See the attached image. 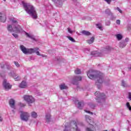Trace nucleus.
Segmentation results:
<instances>
[{"mask_svg": "<svg viewBox=\"0 0 131 131\" xmlns=\"http://www.w3.org/2000/svg\"><path fill=\"white\" fill-rule=\"evenodd\" d=\"M60 90H67V86L65 84H61L59 85Z\"/></svg>", "mask_w": 131, "mask_h": 131, "instance_id": "23", "label": "nucleus"}, {"mask_svg": "<svg viewBox=\"0 0 131 131\" xmlns=\"http://www.w3.org/2000/svg\"><path fill=\"white\" fill-rule=\"evenodd\" d=\"M12 22L13 23L14 26H19V25H18V21H17V20H15V19H12Z\"/></svg>", "mask_w": 131, "mask_h": 131, "instance_id": "30", "label": "nucleus"}, {"mask_svg": "<svg viewBox=\"0 0 131 131\" xmlns=\"http://www.w3.org/2000/svg\"><path fill=\"white\" fill-rule=\"evenodd\" d=\"M126 108L131 112V106H130V104H129V102H127L126 103Z\"/></svg>", "mask_w": 131, "mask_h": 131, "instance_id": "31", "label": "nucleus"}, {"mask_svg": "<svg viewBox=\"0 0 131 131\" xmlns=\"http://www.w3.org/2000/svg\"><path fill=\"white\" fill-rule=\"evenodd\" d=\"M96 100L98 102V106H104L106 104V95L104 93H101L97 91L95 92Z\"/></svg>", "mask_w": 131, "mask_h": 131, "instance_id": "4", "label": "nucleus"}, {"mask_svg": "<svg viewBox=\"0 0 131 131\" xmlns=\"http://www.w3.org/2000/svg\"><path fill=\"white\" fill-rule=\"evenodd\" d=\"M91 55L94 56V57H101L102 54L98 52V51H93L91 53Z\"/></svg>", "mask_w": 131, "mask_h": 131, "instance_id": "15", "label": "nucleus"}, {"mask_svg": "<svg viewBox=\"0 0 131 131\" xmlns=\"http://www.w3.org/2000/svg\"><path fill=\"white\" fill-rule=\"evenodd\" d=\"M128 99H130V100L131 101V93L130 92L128 93Z\"/></svg>", "mask_w": 131, "mask_h": 131, "instance_id": "47", "label": "nucleus"}, {"mask_svg": "<svg viewBox=\"0 0 131 131\" xmlns=\"http://www.w3.org/2000/svg\"><path fill=\"white\" fill-rule=\"evenodd\" d=\"M52 1L56 3L58 7H61V6H62V0H52Z\"/></svg>", "mask_w": 131, "mask_h": 131, "instance_id": "17", "label": "nucleus"}, {"mask_svg": "<svg viewBox=\"0 0 131 131\" xmlns=\"http://www.w3.org/2000/svg\"><path fill=\"white\" fill-rule=\"evenodd\" d=\"M112 131H115L114 129H112Z\"/></svg>", "mask_w": 131, "mask_h": 131, "instance_id": "58", "label": "nucleus"}, {"mask_svg": "<svg viewBox=\"0 0 131 131\" xmlns=\"http://www.w3.org/2000/svg\"><path fill=\"white\" fill-rule=\"evenodd\" d=\"M68 31L69 32V33H73V31L72 30H71V29L68 28Z\"/></svg>", "mask_w": 131, "mask_h": 131, "instance_id": "44", "label": "nucleus"}, {"mask_svg": "<svg viewBox=\"0 0 131 131\" xmlns=\"http://www.w3.org/2000/svg\"><path fill=\"white\" fill-rule=\"evenodd\" d=\"M7 30H8L9 32H15L16 33H19L23 31L22 28H21L20 26H15V27L13 28V26L11 25L7 26Z\"/></svg>", "mask_w": 131, "mask_h": 131, "instance_id": "6", "label": "nucleus"}, {"mask_svg": "<svg viewBox=\"0 0 131 131\" xmlns=\"http://www.w3.org/2000/svg\"><path fill=\"white\" fill-rule=\"evenodd\" d=\"M82 107H83V102H79L78 103V108L79 109H82Z\"/></svg>", "mask_w": 131, "mask_h": 131, "instance_id": "24", "label": "nucleus"}, {"mask_svg": "<svg viewBox=\"0 0 131 131\" xmlns=\"http://www.w3.org/2000/svg\"><path fill=\"white\" fill-rule=\"evenodd\" d=\"M25 33H26V35H27V37H29V38L33 39V40H36V39H35V37H34V35H30L27 32H25Z\"/></svg>", "mask_w": 131, "mask_h": 131, "instance_id": "16", "label": "nucleus"}, {"mask_svg": "<svg viewBox=\"0 0 131 131\" xmlns=\"http://www.w3.org/2000/svg\"><path fill=\"white\" fill-rule=\"evenodd\" d=\"M73 2H76L77 0H72Z\"/></svg>", "mask_w": 131, "mask_h": 131, "instance_id": "57", "label": "nucleus"}, {"mask_svg": "<svg viewBox=\"0 0 131 131\" xmlns=\"http://www.w3.org/2000/svg\"><path fill=\"white\" fill-rule=\"evenodd\" d=\"M88 106L89 107H90V108H91L92 109H94V108H96V107H97V105H96L92 102H90L88 104Z\"/></svg>", "mask_w": 131, "mask_h": 131, "instance_id": "21", "label": "nucleus"}, {"mask_svg": "<svg viewBox=\"0 0 131 131\" xmlns=\"http://www.w3.org/2000/svg\"><path fill=\"white\" fill-rule=\"evenodd\" d=\"M46 120L47 122H50V121H51V115L50 114H47L46 115Z\"/></svg>", "mask_w": 131, "mask_h": 131, "instance_id": "19", "label": "nucleus"}, {"mask_svg": "<svg viewBox=\"0 0 131 131\" xmlns=\"http://www.w3.org/2000/svg\"><path fill=\"white\" fill-rule=\"evenodd\" d=\"M23 5L25 11L29 14V15L31 16L33 19L37 18V14H36L35 8H34V7H33L32 5L29 3H25L24 2H23Z\"/></svg>", "mask_w": 131, "mask_h": 131, "instance_id": "3", "label": "nucleus"}, {"mask_svg": "<svg viewBox=\"0 0 131 131\" xmlns=\"http://www.w3.org/2000/svg\"><path fill=\"white\" fill-rule=\"evenodd\" d=\"M24 99L26 102L29 104H32L34 103L35 99L31 95H25L24 96Z\"/></svg>", "mask_w": 131, "mask_h": 131, "instance_id": "7", "label": "nucleus"}, {"mask_svg": "<svg viewBox=\"0 0 131 131\" xmlns=\"http://www.w3.org/2000/svg\"><path fill=\"white\" fill-rule=\"evenodd\" d=\"M96 26L97 28L100 29V30H101V31L103 30V27H102V26H101V25L97 24Z\"/></svg>", "mask_w": 131, "mask_h": 131, "instance_id": "36", "label": "nucleus"}, {"mask_svg": "<svg viewBox=\"0 0 131 131\" xmlns=\"http://www.w3.org/2000/svg\"><path fill=\"white\" fill-rule=\"evenodd\" d=\"M111 47L108 46L106 48L105 51H111Z\"/></svg>", "mask_w": 131, "mask_h": 131, "instance_id": "43", "label": "nucleus"}, {"mask_svg": "<svg viewBox=\"0 0 131 131\" xmlns=\"http://www.w3.org/2000/svg\"><path fill=\"white\" fill-rule=\"evenodd\" d=\"M12 112H13V113L14 114V113H15V111L14 110H12Z\"/></svg>", "mask_w": 131, "mask_h": 131, "instance_id": "56", "label": "nucleus"}, {"mask_svg": "<svg viewBox=\"0 0 131 131\" xmlns=\"http://www.w3.org/2000/svg\"><path fill=\"white\" fill-rule=\"evenodd\" d=\"M7 69H11L12 68V67H11V66H9L8 67H7Z\"/></svg>", "mask_w": 131, "mask_h": 131, "instance_id": "53", "label": "nucleus"}, {"mask_svg": "<svg viewBox=\"0 0 131 131\" xmlns=\"http://www.w3.org/2000/svg\"><path fill=\"white\" fill-rule=\"evenodd\" d=\"M0 20L1 22L5 23V22H6V20H7V16L6 15L1 16Z\"/></svg>", "mask_w": 131, "mask_h": 131, "instance_id": "20", "label": "nucleus"}, {"mask_svg": "<svg viewBox=\"0 0 131 131\" xmlns=\"http://www.w3.org/2000/svg\"><path fill=\"white\" fill-rule=\"evenodd\" d=\"M19 88L20 89H26V88H27V82L25 81H22L19 84Z\"/></svg>", "mask_w": 131, "mask_h": 131, "instance_id": "13", "label": "nucleus"}, {"mask_svg": "<svg viewBox=\"0 0 131 131\" xmlns=\"http://www.w3.org/2000/svg\"><path fill=\"white\" fill-rule=\"evenodd\" d=\"M106 3H107L108 5H110L111 4V2H112V0H104Z\"/></svg>", "mask_w": 131, "mask_h": 131, "instance_id": "41", "label": "nucleus"}, {"mask_svg": "<svg viewBox=\"0 0 131 131\" xmlns=\"http://www.w3.org/2000/svg\"><path fill=\"white\" fill-rule=\"evenodd\" d=\"M122 86L124 88H126V86H127V84H126V82H125L124 80H122Z\"/></svg>", "mask_w": 131, "mask_h": 131, "instance_id": "33", "label": "nucleus"}, {"mask_svg": "<svg viewBox=\"0 0 131 131\" xmlns=\"http://www.w3.org/2000/svg\"><path fill=\"white\" fill-rule=\"evenodd\" d=\"M81 33H82V34H83V35H85L86 36H89L91 34V32L85 30L82 31Z\"/></svg>", "mask_w": 131, "mask_h": 131, "instance_id": "18", "label": "nucleus"}, {"mask_svg": "<svg viewBox=\"0 0 131 131\" xmlns=\"http://www.w3.org/2000/svg\"><path fill=\"white\" fill-rule=\"evenodd\" d=\"M83 126V124L80 122L73 121L69 123H66L64 125V131H71V128L75 129V131H80V128Z\"/></svg>", "mask_w": 131, "mask_h": 131, "instance_id": "2", "label": "nucleus"}, {"mask_svg": "<svg viewBox=\"0 0 131 131\" xmlns=\"http://www.w3.org/2000/svg\"><path fill=\"white\" fill-rule=\"evenodd\" d=\"M0 75L1 77H4V76H5V73H3V72H1L0 73Z\"/></svg>", "mask_w": 131, "mask_h": 131, "instance_id": "46", "label": "nucleus"}, {"mask_svg": "<svg viewBox=\"0 0 131 131\" xmlns=\"http://www.w3.org/2000/svg\"><path fill=\"white\" fill-rule=\"evenodd\" d=\"M87 75L90 79H97V81L95 82V84L97 85V88L100 89L102 84L103 83V81H104L103 79V77H104V75L102 73L97 72V71H95L93 70H90L88 73Z\"/></svg>", "mask_w": 131, "mask_h": 131, "instance_id": "1", "label": "nucleus"}, {"mask_svg": "<svg viewBox=\"0 0 131 131\" xmlns=\"http://www.w3.org/2000/svg\"><path fill=\"white\" fill-rule=\"evenodd\" d=\"M12 35L15 37V38H18L19 37V36L17 34L13 33Z\"/></svg>", "mask_w": 131, "mask_h": 131, "instance_id": "40", "label": "nucleus"}, {"mask_svg": "<svg viewBox=\"0 0 131 131\" xmlns=\"http://www.w3.org/2000/svg\"><path fill=\"white\" fill-rule=\"evenodd\" d=\"M111 16V20H115L116 19V16L113 15V13H112Z\"/></svg>", "mask_w": 131, "mask_h": 131, "instance_id": "35", "label": "nucleus"}, {"mask_svg": "<svg viewBox=\"0 0 131 131\" xmlns=\"http://www.w3.org/2000/svg\"><path fill=\"white\" fill-rule=\"evenodd\" d=\"M116 23L117 24V25H120V20L117 19L116 21Z\"/></svg>", "mask_w": 131, "mask_h": 131, "instance_id": "42", "label": "nucleus"}, {"mask_svg": "<svg viewBox=\"0 0 131 131\" xmlns=\"http://www.w3.org/2000/svg\"><path fill=\"white\" fill-rule=\"evenodd\" d=\"M14 63L15 65V66H16V67H20V64H19V63L17 61H14Z\"/></svg>", "mask_w": 131, "mask_h": 131, "instance_id": "38", "label": "nucleus"}, {"mask_svg": "<svg viewBox=\"0 0 131 131\" xmlns=\"http://www.w3.org/2000/svg\"><path fill=\"white\" fill-rule=\"evenodd\" d=\"M30 115L28 113L22 112L20 114V119L23 121H28Z\"/></svg>", "mask_w": 131, "mask_h": 131, "instance_id": "9", "label": "nucleus"}, {"mask_svg": "<svg viewBox=\"0 0 131 131\" xmlns=\"http://www.w3.org/2000/svg\"><path fill=\"white\" fill-rule=\"evenodd\" d=\"M8 75L11 77H13L15 81H19V80H21V77L13 71L9 72Z\"/></svg>", "mask_w": 131, "mask_h": 131, "instance_id": "8", "label": "nucleus"}, {"mask_svg": "<svg viewBox=\"0 0 131 131\" xmlns=\"http://www.w3.org/2000/svg\"><path fill=\"white\" fill-rule=\"evenodd\" d=\"M94 40H95V38L92 37L90 39L87 40L88 43L91 44L94 42Z\"/></svg>", "mask_w": 131, "mask_h": 131, "instance_id": "26", "label": "nucleus"}, {"mask_svg": "<svg viewBox=\"0 0 131 131\" xmlns=\"http://www.w3.org/2000/svg\"><path fill=\"white\" fill-rule=\"evenodd\" d=\"M3 86L5 91H9L12 89V85L10 84V83L8 82L6 79H4L3 81Z\"/></svg>", "mask_w": 131, "mask_h": 131, "instance_id": "10", "label": "nucleus"}, {"mask_svg": "<svg viewBox=\"0 0 131 131\" xmlns=\"http://www.w3.org/2000/svg\"><path fill=\"white\" fill-rule=\"evenodd\" d=\"M0 121L2 122L3 121V118L0 116Z\"/></svg>", "mask_w": 131, "mask_h": 131, "instance_id": "54", "label": "nucleus"}, {"mask_svg": "<svg viewBox=\"0 0 131 131\" xmlns=\"http://www.w3.org/2000/svg\"><path fill=\"white\" fill-rule=\"evenodd\" d=\"M115 36L118 40H121L122 39V35L120 34H118L116 35Z\"/></svg>", "mask_w": 131, "mask_h": 131, "instance_id": "22", "label": "nucleus"}, {"mask_svg": "<svg viewBox=\"0 0 131 131\" xmlns=\"http://www.w3.org/2000/svg\"><path fill=\"white\" fill-rule=\"evenodd\" d=\"M19 106L20 107H25L26 106V104L20 102V103H19Z\"/></svg>", "mask_w": 131, "mask_h": 131, "instance_id": "37", "label": "nucleus"}, {"mask_svg": "<svg viewBox=\"0 0 131 131\" xmlns=\"http://www.w3.org/2000/svg\"><path fill=\"white\" fill-rule=\"evenodd\" d=\"M68 38L71 40L72 42H75V39H74L73 37L71 36H68Z\"/></svg>", "mask_w": 131, "mask_h": 131, "instance_id": "34", "label": "nucleus"}, {"mask_svg": "<svg viewBox=\"0 0 131 131\" xmlns=\"http://www.w3.org/2000/svg\"><path fill=\"white\" fill-rule=\"evenodd\" d=\"M9 105L12 109H16V106L15 105V100L14 99H10L9 100Z\"/></svg>", "mask_w": 131, "mask_h": 131, "instance_id": "14", "label": "nucleus"}, {"mask_svg": "<svg viewBox=\"0 0 131 131\" xmlns=\"http://www.w3.org/2000/svg\"><path fill=\"white\" fill-rule=\"evenodd\" d=\"M35 53H36V55H37V56H41V54H40V53H39V52H38V51H36L35 52Z\"/></svg>", "mask_w": 131, "mask_h": 131, "instance_id": "45", "label": "nucleus"}, {"mask_svg": "<svg viewBox=\"0 0 131 131\" xmlns=\"http://www.w3.org/2000/svg\"><path fill=\"white\" fill-rule=\"evenodd\" d=\"M86 113H89V114H91V115H93V112H91L90 111H85Z\"/></svg>", "mask_w": 131, "mask_h": 131, "instance_id": "49", "label": "nucleus"}, {"mask_svg": "<svg viewBox=\"0 0 131 131\" xmlns=\"http://www.w3.org/2000/svg\"><path fill=\"white\" fill-rule=\"evenodd\" d=\"M3 1H4V2H6V0H3Z\"/></svg>", "mask_w": 131, "mask_h": 131, "instance_id": "59", "label": "nucleus"}, {"mask_svg": "<svg viewBox=\"0 0 131 131\" xmlns=\"http://www.w3.org/2000/svg\"><path fill=\"white\" fill-rule=\"evenodd\" d=\"M82 79V78H81V76H76V77H74L72 82H73V84H77V82L80 81V80H81Z\"/></svg>", "mask_w": 131, "mask_h": 131, "instance_id": "11", "label": "nucleus"}, {"mask_svg": "<svg viewBox=\"0 0 131 131\" xmlns=\"http://www.w3.org/2000/svg\"><path fill=\"white\" fill-rule=\"evenodd\" d=\"M105 13L106 14V15H108V16H110L111 15H112V12H111V10L109 9H107L105 10Z\"/></svg>", "mask_w": 131, "mask_h": 131, "instance_id": "25", "label": "nucleus"}, {"mask_svg": "<svg viewBox=\"0 0 131 131\" xmlns=\"http://www.w3.org/2000/svg\"><path fill=\"white\" fill-rule=\"evenodd\" d=\"M40 56H41V57H42V58H47V55H46L42 54Z\"/></svg>", "mask_w": 131, "mask_h": 131, "instance_id": "51", "label": "nucleus"}, {"mask_svg": "<svg viewBox=\"0 0 131 131\" xmlns=\"http://www.w3.org/2000/svg\"><path fill=\"white\" fill-rule=\"evenodd\" d=\"M128 30H131V25H128L127 26Z\"/></svg>", "mask_w": 131, "mask_h": 131, "instance_id": "48", "label": "nucleus"}, {"mask_svg": "<svg viewBox=\"0 0 131 131\" xmlns=\"http://www.w3.org/2000/svg\"><path fill=\"white\" fill-rule=\"evenodd\" d=\"M89 125L90 127H88L86 128V131H94L92 129L94 127V126L92 124H90Z\"/></svg>", "mask_w": 131, "mask_h": 131, "instance_id": "27", "label": "nucleus"}, {"mask_svg": "<svg viewBox=\"0 0 131 131\" xmlns=\"http://www.w3.org/2000/svg\"><path fill=\"white\" fill-rule=\"evenodd\" d=\"M110 24H111V23H110V21L109 20H107L105 22V25L106 26H110Z\"/></svg>", "mask_w": 131, "mask_h": 131, "instance_id": "39", "label": "nucleus"}, {"mask_svg": "<svg viewBox=\"0 0 131 131\" xmlns=\"http://www.w3.org/2000/svg\"><path fill=\"white\" fill-rule=\"evenodd\" d=\"M117 10L119 12V13H122V11L120 9L119 7H117Z\"/></svg>", "mask_w": 131, "mask_h": 131, "instance_id": "50", "label": "nucleus"}, {"mask_svg": "<svg viewBox=\"0 0 131 131\" xmlns=\"http://www.w3.org/2000/svg\"><path fill=\"white\" fill-rule=\"evenodd\" d=\"M20 49L25 55H31V54H33V53H35L36 51H38V50H39L38 48H35L34 49L26 48L24 45H20Z\"/></svg>", "mask_w": 131, "mask_h": 131, "instance_id": "5", "label": "nucleus"}, {"mask_svg": "<svg viewBox=\"0 0 131 131\" xmlns=\"http://www.w3.org/2000/svg\"><path fill=\"white\" fill-rule=\"evenodd\" d=\"M31 116L33 118H36L37 117V114L35 112H33L31 113Z\"/></svg>", "mask_w": 131, "mask_h": 131, "instance_id": "28", "label": "nucleus"}, {"mask_svg": "<svg viewBox=\"0 0 131 131\" xmlns=\"http://www.w3.org/2000/svg\"><path fill=\"white\" fill-rule=\"evenodd\" d=\"M1 67L2 69H3V68H5V65H4V64H1Z\"/></svg>", "mask_w": 131, "mask_h": 131, "instance_id": "52", "label": "nucleus"}, {"mask_svg": "<svg viewBox=\"0 0 131 131\" xmlns=\"http://www.w3.org/2000/svg\"><path fill=\"white\" fill-rule=\"evenodd\" d=\"M128 69L131 71V66L130 67H128Z\"/></svg>", "mask_w": 131, "mask_h": 131, "instance_id": "55", "label": "nucleus"}, {"mask_svg": "<svg viewBox=\"0 0 131 131\" xmlns=\"http://www.w3.org/2000/svg\"><path fill=\"white\" fill-rule=\"evenodd\" d=\"M126 41H122L120 42L119 47L121 49H123L126 46V42H127V40H128V38L125 39Z\"/></svg>", "mask_w": 131, "mask_h": 131, "instance_id": "12", "label": "nucleus"}, {"mask_svg": "<svg viewBox=\"0 0 131 131\" xmlns=\"http://www.w3.org/2000/svg\"><path fill=\"white\" fill-rule=\"evenodd\" d=\"M85 118L86 119V121H87V122H88L89 123H90L91 122V117H90V116H89L88 115H86L85 116Z\"/></svg>", "mask_w": 131, "mask_h": 131, "instance_id": "29", "label": "nucleus"}, {"mask_svg": "<svg viewBox=\"0 0 131 131\" xmlns=\"http://www.w3.org/2000/svg\"><path fill=\"white\" fill-rule=\"evenodd\" d=\"M75 73L76 74H81V71L79 69H77L75 71Z\"/></svg>", "mask_w": 131, "mask_h": 131, "instance_id": "32", "label": "nucleus"}]
</instances>
